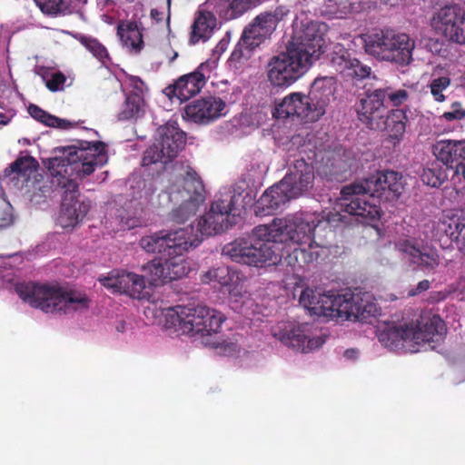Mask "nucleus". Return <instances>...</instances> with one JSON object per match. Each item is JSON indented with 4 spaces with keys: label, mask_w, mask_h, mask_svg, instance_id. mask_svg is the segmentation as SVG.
Segmentation results:
<instances>
[{
    "label": "nucleus",
    "mask_w": 465,
    "mask_h": 465,
    "mask_svg": "<svg viewBox=\"0 0 465 465\" xmlns=\"http://www.w3.org/2000/svg\"><path fill=\"white\" fill-rule=\"evenodd\" d=\"M462 241H463L462 242V250H463V253L465 255V237L464 236L462 237Z\"/></svg>",
    "instance_id": "obj_54"
},
{
    "label": "nucleus",
    "mask_w": 465,
    "mask_h": 465,
    "mask_svg": "<svg viewBox=\"0 0 465 465\" xmlns=\"http://www.w3.org/2000/svg\"><path fill=\"white\" fill-rule=\"evenodd\" d=\"M190 306L177 305L164 310V324L166 328H173L175 331L185 334V325L190 317Z\"/></svg>",
    "instance_id": "obj_36"
},
{
    "label": "nucleus",
    "mask_w": 465,
    "mask_h": 465,
    "mask_svg": "<svg viewBox=\"0 0 465 465\" xmlns=\"http://www.w3.org/2000/svg\"><path fill=\"white\" fill-rule=\"evenodd\" d=\"M309 325H295L293 323H282L277 325L272 335L285 346L297 351L309 352L321 347L325 339L322 336L309 338Z\"/></svg>",
    "instance_id": "obj_16"
},
{
    "label": "nucleus",
    "mask_w": 465,
    "mask_h": 465,
    "mask_svg": "<svg viewBox=\"0 0 465 465\" xmlns=\"http://www.w3.org/2000/svg\"><path fill=\"white\" fill-rule=\"evenodd\" d=\"M45 15L57 16L71 13L72 0H34Z\"/></svg>",
    "instance_id": "obj_41"
},
{
    "label": "nucleus",
    "mask_w": 465,
    "mask_h": 465,
    "mask_svg": "<svg viewBox=\"0 0 465 465\" xmlns=\"http://www.w3.org/2000/svg\"><path fill=\"white\" fill-rule=\"evenodd\" d=\"M288 13L289 10L285 6L280 5L273 10L264 11L256 15L244 27L240 40L231 54V59L239 62L243 58H250L251 53L270 38L278 24Z\"/></svg>",
    "instance_id": "obj_9"
},
{
    "label": "nucleus",
    "mask_w": 465,
    "mask_h": 465,
    "mask_svg": "<svg viewBox=\"0 0 465 465\" xmlns=\"http://www.w3.org/2000/svg\"><path fill=\"white\" fill-rule=\"evenodd\" d=\"M314 180V168L311 163L304 159L296 160L290 167L289 172L281 180L283 187L291 196L297 198L312 185Z\"/></svg>",
    "instance_id": "obj_24"
},
{
    "label": "nucleus",
    "mask_w": 465,
    "mask_h": 465,
    "mask_svg": "<svg viewBox=\"0 0 465 465\" xmlns=\"http://www.w3.org/2000/svg\"><path fill=\"white\" fill-rule=\"evenodd\" d=\"M448 169L437 160L423 168L420 180L428 186L439 188L448 180Z\"/></svg>",
    "instance_id": "obj_39"
},
{
    "label": "nucleus",
    "mask_w": 465,
    "mask_h": 465,
    "mask_svg": "<svg viewBox=\"0 0 465 465\" xmlns=\"http://www.w3.org/2000/svg\"><path fill=\"white\" fill-rule=\"evenodd\" d=\"M216 17L212 12L206 10L197 11L192 25L190 42L196 44L200 40H208L216 27Z\"/></svg>",
    "instance_id": "obj_34"
},
{
    "label": "nucleus",
    "mask_w": 465,
    "mask_h": 465,
    "mask_svg": "<svg viewBox=\"0 0 465 465\" xmlns=\"http://www.w3.org/2000/svg\"><path fill=\"white\" fill-rule=\"evenodd\" d=\"M144 100L142 90L132 91L125 99L122 111L118 114V119L126 121L138 118L143 114Z\"/></svg>",
    "instance_id": "obj_37"
},
{
    "label": "nucleus",
    "mask_w": 465,
    "mask_h": 465,
    "mask_svg": "<svg viewBox=\"0 0 465 465\" xmlns=\"http://www.w3.org/2000/svg\"><path fill=\"white\" fill-rule=\"evenodd\" d=\"M39 168L38 162L32 156L18 157L5 169L7 174L15 173L17 178L28 182L32 176H35Z\"/></svg>",
    "instance_id": "obj_38"
},
{
    "label": "nucleus",
    "mask_w": 465,
    "mask_h": 465,
    "mask_svg": "<svg viewBox=\"0 0 465 465\" xmlns=\"http://www.w3.org/2000/svg\"><path fill=\"white\" fill-rule=\"evenodd\" d=\"M312 66L302 50L287 46L285 52L272 55L265 65L267 81L272 87L285 89L300 79Z\"/></svg>",
    "instance_id": "obj_11"
},
{
    "label": "nucleus",
    "mask_w": 465,
    "mask_h": 465,
    "mask_svg": "<svg viewBox=\"0 0 465 465\" xmlns=\"http://www.w3.org/2000/svg\"><path fill=\"white\" fill-rule=\"evenodd\" d=\"M234 278H237L235 272L228 266L211 268L201 275V282L203 284L217 283L223 287H229L232 284Z\"/></svg>",
    "instance_id": "obj_40"
},
{
    "label": "nucleus",
    "mask_w": 465,
    "mask_h": 465,
    "mask_svg": "<svg viewBox=\"0 0 465 465\" xmlns=\"http://www.w3.org/2000/svg\"><path fill=\"white\" fill-rule=\"evenodd\" d=\"M203 64L192 73L180 76L173 84H169L163 93L170 98H177L181 103L188 101L201 92L206 84L202 72Z\"/></svg>",
    "instance_id": "obj_25"
},
{
    "label": "nucleus",
    "mask_w": 465,
    "mask_h": 465,
    "mask_svg": "<svg viewBox=\"0 0 465 465\" xmlns=\"http://www.w3.org/2000/svg\"><path fill=\"white\" fill-rule=\"evenodd\" d=\"M409 98L407 90L391 85L367 90L356 109L358 119L371 130L385 132L386 141L396 147L403 141L409 119L406 110L388 106L399 107Z\"/></svg>",
    "instance_id": "obj_3"
},
{
    "label": "nucleus",
    "mask_w": 465,
    "mask_h": 465,
    "mask_svg": "<svg viewBox=\"0 0 465 465\" xmlns=\"http://www.w3.org/2000/svg\"><path fill=\"white\" fill-rule=\"evenodd\" d=\"M327 25L316 21L308 22L302 25L299 32L295 34L296 43H292L288 46L292 49L302 50L309 56V63L312 64V57L319 56L325 45L323 38Z\"/></svg>",
    "instance_id": "obj_20"
},
{
    "label": "nucleus",
    "mask_w": 465,
    "mask_h": 465,
    "mask_svg": "<svg viewBox=\"0 0 465 465\" xmlns=\"http://www.w3.org/2000/svg\"><path fill=\"white\" fill-rule=\"evenodd\" d=\"M353 159L345 151L333 152L329 154L322 165L321 173L329 180L338 182L351 175Z\"/></svg>",
    "instance_id": "obj_31"
},
{
    "label": "nucleus",
    "mask_w": 465,
    "mask_h": 465,
    "mask_svg": "<svg viewBox=\"0 0 465 465\" xmlns=\"http://www.w3.org/2000/svg\"><path fill=\"white\" fill-rule=\"evenodd\" d=\"M56 120L57 121L55 123H54L52 125H50V127H57L60 129H68L72 126V124L67 120L60 119L58 117H56Z\"/></svg>",
    "instance_id": "obj_50"
},
{
    "label": "nucleus",
    "mask_w": 465,
    "mask_h": 465,
    "mask_svg": "<svg viewBox=\"0 0 465 465\" xmlns=\"http://www.w3.org/2000/svg\"><path fill=\"white\" fill-rule=\"evenodd\" d=\"M150 16L153 20H154L156 23H160L163 19V12L159 11L156 8H153L151 10Z\"/></svg>",
    "instance_id": "obj_52"
},
{
    "label": "nucleus",
    "mask_w": 465,
    "mask_h": 465,
    "mask_svg": "<svg viewBox=\"0 0 465 465\" xmlns=\"http://www.w3.org/2000/svg\"><path fill=\"white\" fill-rule=\"evenodd\" d=\"M343 222V216L338 212H329L327 215L314 217L311 214H296L292 217L274 218L270 226L260 227L261 236H270L274 243L280 262L282 259L293 270L318 260L319 251L331 246L328 236L333 235V229Z\"/></svg>",
    "instance_id": "obj_1"
},
{
    "label": "nucleus",
    "mask_w": 465,
    "mask_h": 465,
    "mask_svg": "<svg viewBox=\"0 0 465 465\" xmlns=\"http://www.w3.org/2000/svg\"><path fill=\"white\" fill-rule=\"evenodd\" d=\"M101 283L115 292L124 293L134 299H143L144 277L126 271H113L108 276L100 279Z\"/></svg>",
    "instance_id": "obj_23"
},
{
    "label": "nucleus",
    "mask_w": 465,
    "mask_h": 465,
    "mask_svg": "<svg viewBox=\"0 0 465 465\" xmlns=\"http://www.w3.org/2000/svg\"><path fill=\"white\" fill-rule=\"evenodd\" d=\"M299 302L311 315L323 316L335 321L366 322L379 313V307L369 292H345L335 294L306 288Z\"/></svg>",
    "instance_id": "obj_5"
},
{
    "label": "nucleus",
    "mask_w": 465,
    "mask_h": 465,
    "mask_svg": "<svg viewBox=\"0 0 465 465\" xmlns=\"http://www.w3.org/2000/svg\"><path fill=\"white\" fill-rule=\"evenodd\" d=\"M182 169L180 176L159 194L160 199L178 205L171 213V220L177 223L193 217L206 198L203 183L196 171L190 165Z\"/></svg>",
    "instance_id": "obj_7"
},
{
    "label": "nucleus",
    "mask_w": 465,
    "mask_h": 465,
    "mask_svg": "<svg viewBox=\"0 0 465 465\" xmlns=\"http://www.w3.org/2000/svg\"><path fill=\"white\" fill-rule=\"evenodd\" d=\"M225 108V103L219 97L208 96L187 104L184 114L187 119L198 123L208 124L219 118Z\"/></svg>",
    "instance_id": "obj_26"
},
{
    "label": "nucleus",
    "mask_w": 465,
    "mask_h": 465,
    "mask_svg": "<svg viewBox=\"0 0 465 465\" xmlns=\"http://www.w3.org/2000/svg\"><path fill=\"white\" fill-rule=\"evenodd\" d=\"M117 35L122 43L135 53H139L143 49V35L136 22H121L117 26Z\"/></svg>",
    "instance_id": "obj_35"
},
{
    "label": "nucleus",
    "mask_w": 465,
    "mask_h": 465,
    "mask_svg": "<svg viewBox=\"0 0 465 465\" xmlns=\"http://www.w3.org/2000/svg\"><path fill=\"white\" fill-rule=\"evenodd\" d=\"M79 42L100 61L108 57L106 48L96 38L83 35Z\"/></svg>",
    "instance_id": "obj_44"
},
{
    "label": "nucleus",
    "mask_w": 465,
    "mask_h": 465,
    "mask_svg": "<svg viewBox=\"0 0 465 465\" xmlns=\"http://www.w3.org/2000/svg\"><path fill=\"white\" fill-rule=\"evenodd\" d=\"M327 8L329 12L335 15H346L357 12L359 9L358 0H328Z\"/></svg>",
    "instance_id": "obj_43"
},
{
    "label": "nucleus",
    "mask_w": 465,
    "mask_h": 465,
    "mask_svg": "<svg viewBox=\"0 0 465 465\" xmlns=\"http://www.w3.org/2000/svg\"><path fill=\"white\" fill-rule=\"evenodd\" d=\"M331 64L335 70L352 79L362 80L370 76L371 68L363 64L357 58H352L349 54H335L331 58Z\"/></svg>",
    "instance_id": "obj_33"
},
{
    "label": "nucleus",
    "mask_w": 465,
    "mask_h": 465,
    "mask_svg": "<svg viewBox=\"0 0 465 465\" xmlns=\"http://www.w3.org/2000/svg\"><path fill=\"white\" fill-rule=\"evenodd\" d=\"M201 243L198 234L189 233L188 230L180 228L173 231L162 230L140 240V246L147 252L162 253L168 256L173 252H186Z\"/></svg>",
    "instance_id": "obj_13"
},
{
    "label": "nucleus",
    "mask_w": 465,
    "mask_h": 465,
    "mask_svg": "<svg viewBox=\"0 0 465 465\" xmlns=\"http://www.w3.org/2000/svg\"><path fill=\"white\" fill-rule=\"evenodd\" d=\"M240 197V194L229 193L212 203L209 212L206 213V219H213V227H208V233H221L237 223V218L242 213L241 209L236 206Z\"/></svg>",
    "instance_id": "obj_17"
},
{
    "label": "nucleus",
    "mask_w": 465,
    "mask_h": 465,
    "mask_svg": "<svg viewBox=\"0 0 465 465\" xmlns=\"http://www.w3.org/2000/svg\"><path fill=\"white\" fill-rule=\"evenodd\" d=\"M412 335L414 333L410 322H391L379 331L378 339L383 346L391 350H399L413 342Z\"/></svg>",
    "instance_id": "obj_29"
},
{
    "label": "nucleus",
    "mask_w": 465,
    "mask_h": 465,
    "mask_svg": "<svg viewBox=\"0 0 465 465\" xmlns=\"http://www.w3.org/2000/svg\"><path fill=\"white\" fill-rule=\"evenodd\" d=\"M66 77L62 72L52 74L51 78L46 80L45 85L51 92H57L63 89Z\"/></svg>",
    "instance_id": "obj_48"
},
{
    "label": "nucleus",
    "mask_w": 465,
    "mask_h": 465,
    "mask_svg": "<svg viewBox=\"0 0 465 465\" xmlns=\"http://www.w3.org/2000/svg\"><path fill=\"white\" fill-rule=\"evenodd\" d=\"M465 118V109L460 102H454L450 105V111L444 112L440 119L447 122L460 121Z\"/></svg>",
    "instance_id": "obj_47"
},
{
    "label": "nucleus",
    "mask_w": 465,
    "mask_h": 465,
    "mask_svg": "<svg viewBox=\"0 0 465 465\" xmlns=\"http://www.w3.org/2000/svg\"><path fill=\"white\" fill-rule=\"evenodd\" d=\"M28 113L35 120L47 126L52 125L57 121L56 116L50 114L36 104H30L28 106Z\"/></svg>",
    "instance_id": "obj_45"
},
{
    "label": "nucleus",
    "mask_w": 465,
    "mask_h": 465,
    "mask_svg": "<svg viewBox=\"0 0 465 465\" xmlns=\"http://www.w3.org/2000/svg\"><path fill=\"white\" fill-rule=\"evenodd\" d=\"M262 226H270V224L258 225L254 228L253 233L256 237L254 242L243 238L236 239L223 247V254L237 263L250 266L263 267L278 263L279 255L274 250L272 238L271 235L261 236L257 232Z\"/></svg>",
    "instance_id": "obj_10"
},
{
    "label": "nucleus",
    "mask_w": 465,
    "mask_h": 465,
    "mask_svg": "<svg viewBox=\"0 0 465 465\" xmlns=\"http://www.w3.org/2000/svg\"><path fill=\"white\" fill-rule=\"evenodd\" d=\"M9 121L10 119L5 114H0V125H5Z\"/></svg>",
    "instance_id": "obj_53"
},
{
    "label": "nucleus",
    "mask_w": 465,
    "mask_h": 465,
    "mask_svg": "<svg viewBox=\"0 0 465 465\" xmlns=\"http://www.w3.org/2000/svg\"><path fill=\"white\" fill-rule=\"evenodd\" d=\"M451 84V79L449 75H432L431 80L428 84V88L430 89V93L433 98V100L437 103H443L446 101L447 97L444 94V91H446Z\"/></svg>",
    "instance_id": "obj_42"
},
{
    "label": "nucleus",
    "mask_w": 465,
    "mask_h": 465,
    "mask_svg": "<svg viewBox=\"0 0 465 465\" xmlns=\"http://www.w3.org/2000/svg\"><path fill=\"white\" fill-rule=\"evenodd\" d=\"M190 317L185 325V335L202 336L217 333L226 317L217 310L205 305L190 306Z\"/></svg>",
    "instance_id": "obj_19"
},
{
    "label": "nucleus",
    "mask_w": 465,
    "mask_h": 465,
    "mask_svg": "<svg viewBox=\"0 0 465 465\" xmlns=\"http://www.w3.org/2000/svg\"><path fill=\"white\" fill-rule=\"evenodd\" d=\"M101 283L115 292L124 293L134 299H143L144 277L126 271H113L108 276L100 279Z\"/></svg>",
    "instance_id": "obj_22"
},
{
    "label": "nucleus",
    "mask_w": 465,
    "mask_h": 465,
    "mask_svg": "<svg viewBox=\"0 0 465 465\" xmlns=\"http://www.w3.org/2000/svg\"><path fill=\"white\" fill-rule=\"evenodd\" d=\"M292 196L281 187V181L267 189L262 196L258 199L254 205V212L256 215L267 216L272 214L282 205L285 204Z\"/></svg>",
    "instance_id": "obj_32"
},
{
    "label": "nucleus",
    "mask_w": 465,
    "mask_h": 465,
    "mask_svg": "<svg viewBox=\"0 0 465 465\" xmlns=\"http://www.w3.org/2000/svg\"><path fill=\"white\" fill-rule=\"evenodd\" d=\"M432 153L449 169L465 162V140L444 139L435 143Z\"/></svg>",
    "instance_id": "obj_30"
},
{
    "label": "nucleus",
    "mask_w": 465,
    "mask_h": 465,
    "mask_svg": "<svg viewBox=\"0 0 465 465\" xmlns=\"http://www.w3.org/2000/svg\"><path fill=\"white\" fill-rule=\"evenodd\" d=\"M212 220L213 219H210V221H207L206 219V213L204 215H203L200 220L198 221V224H197V229L194 230L193 226V225H190L186 228H184L185 230H188V232L189 233H193V234H198L199 238L201 239V242L203 241V236H212V235H214L215 233H208V227H213V223H212Z\"/></svg>",
    "instance_id": "obj_46"
},
{
    "label": "nucleus",
    "mask_w": 465,
    "mask_h": 465,
    "mask_svg": "<svg viewBox=\"0 0 465 465\" xmlns=\"http://www.w3.org/2000/svg\"><path fill=\"white\" fill-rule=\"evenodd\" d=\"M312 110L307 94L294 92L275 103L272 115L276 119L297 118L306 122H316L318 118Z\"/></svg>",
    "instance_id": "obj_21"
},
{
    "label": "nucleus",
    "mask_w": 465,
    "mask_h": 465,
    "mask_svg": "<svg viewBox=\"0 0 465 465\" xmlns=\"http://www.w3.org/2000/svg\"><path fill=\"white\" fill-rule=\"evenodd\" d=\"M432 25L452 43L465 45V10L459 4H448L438 10Z\"/></svg>",
    "instance_id": "obj_15"
},
{
    "label": "nucleus",
    "mask_w": 465,
    "mask_h": 465,
    "mask_svg": "<svg viewBox=\"0 0 465 465\" xmlns=\"http://www.w3.org/2000/svg\"><path fill=\"white\" fill-rule=\"evenodd\" d=\"M335 91L336 81L333 77L316 78L312 84L307 98L318 120L325 114L326 107Z\"/></svg>",
    "instance_id": "obj_28"
},
{
    "label": "nucleus",
    "mask_w": 465,
    "mask_h": 465,
    "mask_svg": "<svg viewBox=\"0 0 465 465\" xmlns=\"http://www.w3.org/2000/svg\"><path fill=\"white\" fill-rule=\"evenodd\" d=\"M167 5H168V11L170 12L171 0H167Z\"/></svg>",
    "instance_id": "obj_55"
},
{
    "label": "nucleus",
    "mask_w": 465,
    "mask_h": 465,
    "mask_svg": "<svg viewBox=\"0 0 465 465\" xmlns=\"http://www.w3.org/2000/svg\"><path fill=\"white\" fill-rule=\"evenodd\" d=\"M183 252H173L167 259H153L148 262L144 269L151 275V282L156 284L157 282H167L186 276L191 266Z\"/></svg>",
    "instance_id": "obj_18"
},
{
    "label": "nucleus",
    "mask_w": 465,
    "mask_h": 465,
    "mask_svg": "<svg viewBox=\"0 0 465 465\" xmlns=\"http://www.w3.org/2000/svg\"><path fill=\"white\" fill-rule=\"evenodd\" d=\"M403 190L402 175L394 171L378 172L361 183H352L341 190V211L370 223L380 220V201L399 198Z\"/></svg>",
    "instance_id": "obj_4"
},
{
    "label": "nucleus",
    "mask_w": 465,
    "mask_h": 465,
    "mask_svg": "<svg viewBox=\"0 0 465 465\" xmlns=\"http://www.w3.org/2000/svg\"><path fill=\"white\" fill-rule=\"evenodd\" d=\"M453 170L456 177L465 180V161L456 166Z\"/></svg>",
    "instance_id": "obj_51"
},
{
    "label": "nucleus",
    "mask_w": 465,
    "mask_h": 465,
    "mask_svg": "<svg viewBox=\"0 0 465 465\" xmlns=\"http://www.w3.org/2000/svg\"><path fill=\"white\" fill-rule=\"evenodd\" d=\"M15 292L31 307L46 313L70 314L89 308L90 299L84 292L67 291L58 285L41 284L34 282H18Z\"/></svg>",
    "instance_id": "obj_6"
},
{
    "label": "nucleus",
    "mask_w": 465,
    "mask_h": 465,
    "mask_svg": "<svg viewBox=\"0 0 465 465\" xmlns=\"http://www.w3.org/2000/svg\"><path fill=\"white\" fill-rule=\"evenodd\" d=\"M185 143L186 134L179 128L177 122L168 121L157 128L153 143L143 153V165L171 162L183 149Z\"/></svg>",
    "instance_id": "obj_12"
},
{
    "label": "nucleus",
    "mask_w": 465,
    "mask_h": 465,
    "mask_svg": "<svg viewBox=\"0 0 465 465\" xmlns=\"http://www.w3.org/2000/svg\"><path fill=\"white\" fill-rule=\"evenodd\" d=\"M361 38L365 53L378 61L406 66L413 60L415 41L405 33L381 28L364 34Z\"/></svg>",
    "instance_id": "obj_8"
},
{
    "label": "nucleus",
    "mask_w": 465,
    "mask_h": 465,
    "mask_svg": "<svg viewBox=\"0 0 465 465\" xmlns=\"http://www.w3.org/2000/svg\"><path fill=\"white\" fill-rule=\"evenodd\" d=\"M430 287V281L428 280H422L420 281L417 285L416 287L411 289L409 291V296L411 297H413V296H416L421 292H426L427 290H429Z\"/></svg>",
    "instance_id": "obj_49"
},
{
    "label": "nucleus",
    "mask_w": 465,
    "mask_h": 465,
    "mask_svg": "<svg viewBox=\"0 0 465 465\" xmlns=\"http://www.w3.org/2000/svg\"><path fill=\"white\" fill-rule=\"evenodd\" d=\"M414 335L413 343L430 342L435 336H441L445 331V323L441 318L430 312H422L416 322H410Z\"/></svg>",
    "instance_id": "obj_27"
},
{
    "label": "nucleus",
    "mask_w": 465,
    "mask_h": 465,
    "mask_svg": "<svg viewBox=\"0 0 465 465\" xmlns=\"http://www.w3.org/2000/svg\"><path fill=\"white\" fill-rule=\"evenodd\" d=\"M396 249L411 265L426 273H433L440 263L438 251L422 241L415 238L401 239Z\"/></svg>",
    "instance_id": "obj_14"
},
{
    "label": "nucleus",
    "mask_w": 465,
    "mask_h": 465,
    "mask_svg": "<svg viewBox=\"0 0 465 465\" xmlns=\"http://www.w3.org/2000/svg\"><path fill=\"white\" fill-rule=\"evenodd\" d=\"M78 145L64 149L63 156L50 159L48 170L64 190L57 223L64 228H74L81 223L90 210L89 201L79 200V185L72 175L84 178L92 174L96 167L107 163L105 144L103 142L78 141Z\"/></svg>",
    "instance_id": "obj_2"
}]
</instances>
